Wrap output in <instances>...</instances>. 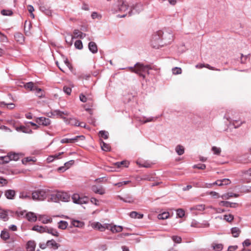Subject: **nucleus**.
<instances>
[{
    "label": "nucleus",
    "mask_w": 251,
    "mask_h": 251,
    "mask_svg": "<svg viewBox=\"0 0 251 251\" xmlns=\"http://www.w3.org/2000/svg\"><path fill=\"white\" fill-rule=\"evenodd\" d=\"M153 39L159 40L158 43L168 45L173 40V35L171 30L158 31L153 35Z\"/></svg>",
    "instance_id": "f257e3e1"
},
{
    "label": "nucleus",
    "mask_w": 251,
    "mask_h": 251,
    "mask_svg": "<svg viewBox=\"0 0 251 251\" xmlns=\"http://www.w3.org/2000/svg\"><path fill=\"white\" fill-rule=\"evenodd\" d=\"M131 72L135 73L139 75L143 78H145V73L149 74V70L152 69L149 65H144L141 63H137L134 67H129L128 68Z\"/></svg>",
    "instance_id": "f03ea898"
},
{
    "label": "nucleus",
    "mask_w": 251,
    "mask_h": 251,
    "mask_svg": "<svg viewBox=\"0 0 251 251\" xmlns=\"http://www.w3.org/2000/svg\"><path fill=\"white\" fill-rule=\"evenodd\" d=\"M50 190L48 189H38L32 193L31 198L35 201L44 200L49 195Z\"/></svg>",
    "instance_id": "7ed1b4c3"
},
{
    "label": "nucleus",
    "mask_w": 251,
    "mask_h": 251,
    "mask_svg": "<svg viewBox=\"0 0 251 251\" xmlns=\"http://www.w3.org/2000/svg\"><path fill=\"white\" fill-rule=\"evenodd\" d=\"M70 196L67 193L64 192H57L50 195V201L57 202L60 201H68L70 200Z\"/></svg>",
    "instance_id": "20e7f679"
},
{
    "label": "nucleus",
    "mask_w": 251,
    "mask_h": 251,
    "mask_svg": "<svg viewBox=\"0 0 251 251\" xmlns=\"http://www.w3.org/2000/svg\"><path fill=\"white\" fill-rule=\"evenodd\" d=\"M143 9V5L141 3H137L131 7L130 10L128 12L129 16L132 14H138Z\"/></svg>",
    "instance_id": "39448f33"
},
{
    "label": "nucleus",
    "mask_w": 251,
    "mask_h": 251,
    "mask_svg": "<svg viewBox=\"0 0 251 251\" xmlns=\"http://www.w3.org/2000/svg\"><path fill=\"white\" fill-rule=\"evenodd\" d=\"M35 121L38 125L44 126H48L50 124V119L43 117L37 118Z\"/></svg>",
    "instance_id": "423d86ee"
},
{
    "label": "nucleus",
    "mask_w": 251,
    "mask_h": 251,
    "mask_svg": "<svg viewBox=\"0 0 251 251\" xmlns=\"http://www.w3.org/2000/svg\"><path fill=\"white\" fill-rule=\"evenodd\" d=\"M78 138H81L82 139H84V136L81 135V136H75L74 138H64V139H62L60 142L62 144L74 143V142H76V141H77Z\"/></svg>",
    "instance_id": "0eeeda50"
},
{
    "label": "nucleus",
    "mask_w": 251,
    "mask_h": 251,
    "mask_svg": "<svg viewBox=\"0 0 251 251\" xmlns=\"http://www.w3.org/2000/svg\"><path fill=\"white\" fill-rule=\"evenodd\" d=\"M5 197L9 200H13L16 195V192L14 190H7L4 192Z\"/></svg>",
    "instance_id": "6e6552de"
},
{
    "label": "nucleus",
    "mask_w": 251,
    "mask_h": 251,
    "mask_svg": "<svg viewBox=\"0 0 251 251\" xmlns=\"http://www.w3.org/2000/svg\"><path fill=\"white\" fill-rule=\"evenodd\" d=\"M219 205L226 207L235 208L238 206V204L237 203L230 202L227 201H221L219 202Z\"/></svg>",
    "instance_id": "1a4fd4ad"
},
{
    "label": "nucleus",
    "mask_w": 251,
    "mask_h": 251,
    "mask_svg": "<svg viewBox=\"0 0 251 251\" xmlns=\"http://www.w3.org/2000/svg\"><path fill=\"white\" fill-rule=\"evenodd\" d=\"M47 245H48V247L52 248L53 250H56L60 247V245L57 243L53 239L48 240L47 241Z\"/></svg>",
    "instance_id": "9d476101"
},
{
    "label": "nucleus",
    "mask_w": 251,
    "mask_h": 251,
    "mask_svg": "<svg viewBox=\"0 0 251 251\" xmlns=\"http://www.w3.org/2000/svg\"><path fill=\"white\" fill-rule=\"evenodd\" d=\"M88 48L89 50L93 53H96L98 52V47L94 42H90L88 44Z\"/></svg>",
    "instance_id": "9b49d317"
},
{
    "label": "nucleus",
    "mask_w": 251,
    "mask_h": 251,
    "mask_svg": "<svg viewBox=\"0 0 251 251\" xmlns=\"http://www.w3.org/2000/svg\"><path fill=\"white\" fill-rule=\"evenodd\" d=\"M47 226H40L38 225L34 226L32 227V230L36 231L40 233L46 232Z\"/></svg>",
    "instance_id": "f8f14e48"
},
{
    "label": "nucleus",
    "mask_w": 251,
    "mask_h": 251,
    "mask_svg": "<svg viewBox=\"0 0 251 251\" xmlns=\"http://www.w3.org/2000/svg\"><path fill=\"white\" fill-rule=\"evenodd\" d=\"M52 115L53 116H57L61 118L65 119V117H64V115H67L68 113L65 111H61L59 110H55L53 111L51 113Z\"/></svg>",
    "instance_id": "ddd939ff"
},
{
    "label": "nucleus",
    "mask_w": 251,
    "mask_h": 251,
    "mask_svg": "<svg viewBox=\"0 0 251 251\" xmlns=\"http://www.w3.org/2000/svg\"><path fill=\"white\" fill-rule=\"evenodd\" d=\"M25 217L27 220L31 222H34L37 220V216L33 212H28L26 214Z\"/></svg>",
    "instance_id": "4468645a"
},
{
    "label": "nucleus",
    "mask_w": 251,
    "mask_h": 251,
    "mask_svg": "<svg viewBox=\"0 0 251 251\" xmlns=\"http://www.w3.org/2000/svg\"><path fill=\"white\" fill-rule=\"evenodd\" d=\"M92 190L94 193L100 195H103L105 193V190L102 187H99L94 185L92 186Z\"/></svg>",
    "instance_id": "2eb2a0df"
},
{
    "label": "nucleus",
    "mask_w": 251,
    "mask_h": 251,
    "mask_svg": "<svg viewBox=\"0 0 251 251\" xmlns=\"http://www.w3.org/2000/svg\"><path fill=\"white\" fill-rule=\"evenodd\" d=\"M14 38L17 42L20 44H23L25 40L23 34L20 32H17L15 34Z\"/></svg>",
    "instance_id": "dca6fc26"
},
{
    "label": "nucleus",
    "mask_w": 251,
    "mask_h": 251,
    "mask_svg": "<svg viewBox=\"0 0 251 251\" xmlns=\"http://www.w3.org/2000/svg\"><path fill=\"white\" fill-rule=\"evenodd\" d=\"M36 247V244L34 241H29L26 244L27 251H34Z\"/></svg>",
    "instance_id": "f3484780"
},
{
    "label": "nucleus",
    "mask_w": 251,
    "mask_h": 251,
    "mask_svg": "<svg viewBox=\"0 0 251 251\" xmlns=\"http://www.w3.org/2000/svg\"><path fill=\"white\" fill-rule=\"evenodd\" d=\"M211 247L214 251H221L223 249V245L220 243L213 242Z\"/></svg>",
    "instance_id": "a211bd4d"
},
{
    "label": "nucleus",
    "mask_w": 251,
    "mask_h": 251,
    "mask_svg": "<svg viewBox=\"0 0 251 251\" xmlns=\"http://www.w3.org/2000/svg\"><path fill=\"white\" fill-rule=\"evenodd\" d=\"M16 130L18 132H23L26 133H30L32 132V130L30 129L26 128L24 126H21L15 127Z\"/></svg>",
    "instance_id": "6ab92c4d"
},
{
    "label": "nucleus",
    "mask_w": 251,
    "mask_h": 251,
    "mask_svg": "<svg viewBox=\"0 0 251 251\" xmlns=\"http://www.w3.org/2000/svg\"><path fill=\"white\" fill-rule=\"evenodd\" d=\"M128 5L124 1H120L118 5L119 11L125 12L128 9Z\"/></svg>",
    "instance_id": "aec40b11"
},
{
    "label": "nucleus",
    "mask_w": 251,
    "mask_h": 251,
    "mask_svg": "<svg viewBox=\"0 0 251 251\" xmlns=\"http://www.w3.org/2000/svg\"><path fill=\"white\" fill-rule=\"evenodd\" d=\"M46 232H47L49 234H51L53 236H54L55 237H58L59 236V233L56 230V229H54L52 227H49L47 226L46 228Z\"/></svg>",
    "instance_id": "412c9836"
},
{
    "label": "nucleus",
    "mask_w": 251,
    "mask_h": 251,
    "mask_svg": "<svg viewBox=\"0 0 251 251\" xmlns=\"http://www.w3.org/2000/svg\"><path fill=\"white\" fill-rule=\"evenodd\" d=\"M73 33L75 36V38L83 39L86 36V34L85 33H83V32L79 31L78 29L74 30Z\"/></svg>",
    "instance_id": "4be33fe9"
},
{
    "label": "nucleus",
    "mask_w": 251,
    "mask_h": 251,
    "mask_svg": "<svg viewBox=\"0 0 251 251\" xmlns=\"http://www.w3.org/2000/svg\"><path fill=\"white\" fill-rule=\"evenodd\" d=\"M239 195L238 194H235L233 193H228L222 195L221 197L223 199L227 200L231 197L237 198L239 197Z\"/></svg>",
    "instance_id": "5701e85b"
},
{
    "label": "nucleus",
    "mask_w": 251,
    "mask_h": 251,
    "mask_svg": "<svg viewBox=\"0 0 251 251\" xmlns=\"http://www.w3.org/2000/svg\"><path fill=\"white\" fill-rule=\"evenodd\" d=\"M231 233L234 237H238L241 233V230L239 228L237 227H234L231 229Z\"/></svg>",
    "instance_id": "b1692460"
},
{
    "label": "nucleus",
    "mask_w": 251,
    "mask_h": 251,
    "mask_svg": "<svg viewBox=\"0 0 251 251\" xmlns=\"http://www.w3.org/2000/svg\"><path fill=\"white\" fill-rule=\"evenodd\" d=\"M19 198L22 199L30 200L31 198L29 193L26 192H22L20 193Z\"/></svg>",
    "instance_id": "393cba45"
},
{
    "label": "nucleus",
    "mask_w": 251,
    "mask_h": 251,
    "mask_svg": "<svg viewBox=\"0 0 251 251\" xmlns=\"http://www.w3.org/2000/svg\"><path fill=\"white\" fill-rule=\"evenodd\" d=\"M119 198L121 200L127 203H132L134 201V200L131 196L127 195L124 198L121 197L119 196Z\"/></svg>",
    "instance_id": "a878e982"
},
{
    "label": "nucleus",
    "mask_w": 251,
    "mask_h": 251,
    "mask_svg": "<svg viewBox=\"0 0 251 251\" xmlns=\"http://www.w3.org/2000/svg\"><path fill=\"white\" fill-rule=\"evenodd\" d=\"M100 146L101 149L105 151H108L110 150V145L105 143L102 140L100 141Z\"/></svg>",
    "instance_id": "bb28decb"
},
{
    "label": "nucleus",
    "mask_w": 251,
    "mask_h": 251,
    "mask_svg": "<svg viewBox=\"0 0 251 251\" xmlns=\"http://www.w3.org/2000/svg\"><path fill=\"white\" fill-rule=\"evenodd\" d=\"M205 209V205L203 204H198L195 205L193 207H190V209L191 211L192 210H198V211H202Z\"/></svg>",
    "instance_id": "cd10ccee"
},
{
    "label": "nucleus",
    "mask_w": 251,
    "mask_h": 251,
    "mask_svg": "<svg viewBox=\"0 0 251 251\" xmlns=\"http://www.w3.org/2000/svg\"><path fill=\"white\" fill-rule=\"evenodd\" d=\"M10 161L9 155L4 156H0V164H3L8 163Z\"/></svg>",
    "instance_id": "c85d7f7f"
},
{
    "label": "nucleus",
    "mask_w": 251,
    "mask_h": 251,
    "mask_svg": "<svg viewBox=\"0 0 251 251\" xmlns=\"http://www.w3.org/2000/svg\"><path fill=\"white\" fill-rule=\"evenodd\" d=\"M24 87L25 88H26L27 89H29L30 91H34L35 88L36 87V86L34 85V83L32 82H29L26 83L24 85Z\"/></svg>",
    "instance_id": "c756f323"
},
{
    "label": "nucleus",
    "mask_w": 251,
    "mask_h": 251,
    "mask_svg": "<svg viewBox=\"0 0 251 251\" xmlns=\"http://www.w3.org/2000/svg\"><path fill=\"white\" fill-rule=\"evenodd\" d=\"M71 224L73 226L77 227H82L84 225L83 222L75 220H73Z\"/></svg>",
    "instance_id": "7c9ffc66"
},
{
    "label": "nucleus",
    "mask_w": 251,
    "mask_h": 251,
    "mask_svg": "<svg viewBox=\"0 0 251 251\" xmlns=\"http://www.w3.org/2000/svg\"><path fill=\"white\" fill-rule=\"evenodd\" d=\"M175 150L177 154L179 155L183 154L184 152V148L183 146L180 145L176 146Z\"/></svg>",
    "instance_id": "2f4dec72"
},
{
    "label": "nucleus",
    "mask_w": 251,
    "mask_h": 251,
    "mask_svg": "<svg viewBox=\"0 0 251 251\" xmlns=\"http://www.w3.org/2000/svg\"><path fill=\"white\" fill-rule=\"evenodd\" d=\"M129 216L132 218H138V219H141L143 217V214H141L138 213V212L136 211H132L130 213Z\"/></svg>",
    "instance_id": "473e14b6"
},
{
    "label": "nucleus",
    "mask_w": 251,
    "mask_h": 251,
    "mask_svg": "<svg viewBox=\"0 0 251 251\" xmlns=\"http://www.w3.org/2000/svg\"><path fill=\"white\" fill-rule=\"evenodd\" d=\"M9 234L7 230H2L0 234V237L4 240H6L9 238Z\"/></svg>",
    "instance_id": "72a5a7b5"
},
{
    "label": "nucleus",
    "mask_w": 251,
    "mask_h": 251,
    "mask_svg": "<svg viewBox=\"0 0 251 251\" xmlns=\"http://www.w3.org/2000/svg\"><path fill=\"white\" fill-rule=\"evenodd\" d=\"M9 157H10V160H13L17 161L19 159L20 154L14 152H10L8 153Z\"/></svg>",
    "instance_id": "f704fd0d"
},
{
    "label": "nucleus",
    "mask_w": 251,
    "mask_h": 251,
    "mask_svg": "<svg viewBox=\"0 0 251 251\" xmlns=\"http://www.w3.org/2000/svg\"><path fill=\"white\" fill-rule=\"evenodd\" d=\"M68 224L66 221H60L58 223V227L60 229H65L68 226Z\"/></svg>",
    "instance_id": "c9c22d12"
},
{
    "label": "nucleus",
    "mask_w": 251,
    "mask_h": 251,
    "mask_svg": "<svg viewBox=\"0 0 251 251\" xmlns=\"http://www.w3.org/2000/svg\"><path fill=\"white\" fill-rule=\"evenodd\" d=\"M123 230V227L120 226H111V230L113 232H121Z\"/></svg>",
    "instance_id": "e433bc0d"
},
{
    "label": "nucleus",
    "mask_w": 251,
    "mask_h": 251,
    "mask_svg": "<svg viewBox=\"0 0 251 251\" xmlns=\"http://www.w3.org/2000/svg\"><path fill=\"white\" fill-rule=\"evenodd\" d=\"M93 226L101 231H104L105 229V226L99 222L95 223Z\"/></svg>",
    "instance_id": "4c0bfd02"
},
{
    "label": "nucleus",
    "mask_w": 251,
    "mask_h": 251,
    "mask_svg": "<svg viewBox=\"0 0 251 251\" xmlns=\"http://www.w3.org/2000/svg\"><path fill=\"white\" fill-rule=\"evenodd\" d=\"M227 120L229 121L230 123H232L233 126L235 128L239 127L243 123V122L238 120H233L231 121H229L228 119Z\"/></svg>",
    "instance_id": "58836bf2"
},
{
    "label": "nucleus",
    "mask_w": 251,
    "mask_h": 251,
    "mask_svg": "<svg viewBox=\"0 0 251 251\" xmlns=\"http://www.w3.org/2000/svg\"><path fill=\"white\" fill-rule=\"evenodd\" d=\"M99 135L100 137L103 138L105 139H107L108 138L109 133L106 131L100 130L99 132Z\"/></svg>",
    "instance_id": "ea45409f"
},
{
    "label": "nucleus",
    "mask_w": 251,
    "mask_h": 251,
    "mask_svg": "<svg viewBox=\"0 0 251 251\" xmlns=\"http://www.w3.org/2000/svg\"><path fill=\"white\" fill-rule=\"evenodd\" d=\"M75 47L76 49L81 50L83 48V44L81 40H76L75 43Z\"/></svg>",
    "instance_id": "a19ab883"
},
{
    "label": "nucleus",
    "mask_w": 251,
    "mask_h": 251,
    "mask_svg": "<svg viewBox=\"0 0 251 251\" xmlns=\"http://www.w3.org/2000/svg\"><path fill=\"white\" fill-rule=\"evenodd\" d=\"M89 198L87 197H80L78 202L79 204H86L88 202Z\"/></svg>",
    "instance_id": "79ce46f5"
},
{
    "label": "nucleus",
    "mask_w": 251,
    "mask_h": 251,
    "mask_svg": "<svg viewBox=\"0 0 251 251\" xmlns=\"http://www.w3.org/2000/svg\"><path fill=\"white\" fill-rule=\"evenodd\" d=\"M169 215L170 214L168 212H163V213L160 214L158 215V218L160 220L166 219L169 217Z\"/></svg>",
    "instance_id": "37998d69"
},
{
    "label": "nucleus",
    "mask_w": 251,
    "mask_h": 251,
    "mask_svg": "<svg viewBox=\"0 0 251 251\" xmlns=\"http://www.w3.org/2000/svg\"><path fill=\"white\" fill-rule=\"evenodd\" d=\"M80 196L77 194H74L73 195L72 197V199L74 203L78 204V202L79 201Z\"/></svg>",
    "instance_id": "c03bdc74"
},
{
    "label": "nucleus",
    "mask_w": 251,
    "mask_h": 251,
    "mask_svg": "<svg viewBox=\"0 0 251 251\" xmlns=\"http://www.w3.org/2000/svg\"><path fill=\"white\" fill-rule=\"evenodd\" d=\"M211 150L214 154L218 155H220L221 152V150L220 148H217L215 146L212 147Z\"/></svg>",
    "instance_id": "a18cd8bd"
},
{
    "label": "nucleus",
    "mask_w": 251,
    "mask_h": 251,
    "mask_svg": "<svg viewBox=\"0 0 251 251\" xmlns=\"http://www.w3.org/2000/svg\"><path fill=\"white\" fill-rule=\"evenodd\" d=\"M172 72L174 75H179L182 73V70L180 68L175 67L172 69Z\"/></svg>",
    "instance_id": "49530a36"
},
{
    "label": "nucleus",
    "mask_w": 251,
    "mask_h": 251,
    "mask_svg": "<svg viewBox=\"0 0 251 251\" xmlns=\"http://www.w3.org/2000/svg\"><path fill=\"white\" fill-rule=\"evenodd\" d=\"M176 215L179 218H182L185 215V211L182 209L176 210Z\"/></svg>",
    "instance_id": "de8ad7c7"
},
{
    "label": "nucleus",
    "mask_w": 251,
    "mask_h": 251,
    "mask_svg": "<svg viewBox=\"0 0 251 251\" xmlns=\"http://www.w3.org/2000/svg\"><path fill=\"white\" fill-rule=\"evenodd\" d=\"M157 117H150L146 118V119L145 121H142L140 120L139 121L142 122V123L145 124L148 122L155 121L157 119Z\"/></svg>",
    "instance_id": "09e8293b"
},
{
    "label": "nucleus",
    "mask_w": 251,
    "mask_h": 251,
    "mask_svg": "<svg viewBox=\"0 0 251 251\" xmlns=\"http://www.w3.org/2000/svg\"><path fill=\"white\" fill-rule=\"evenodd\" d=\"M1 14L4 16H11L13 14V12L11 10L3 9L1 11Z\"/></svg>",
    "instance_id": "8fccbe9b"
},
{
    "label": "nucleus",
    "mask_w": 251,
    "mask_h": 251,
    "mask_svg": "<svg viewBox=\"0 0 251 251\" xmlns=\"http://www.w3.org/2000/svg\"><path fill=\"white\" fill-rule=\"evenodd\" d=\"M39 220L41 221V222L43 224H48L51 223L52 222V219L51 218H46L43 217H40L39 218Z\"/></svg>",
    "instance_id": "3c124183"
},
{
    "label": "nucleus",
    "mask_w": 251,
    "mask_h": 251,
    "mask_svg": "<svg viewBox=\"0 0 251 251\" xmlns=\"http://www.w3.org/2000/svg\"><path fill=\"white\" fill-rule=\"evenodd\" d=\"M71 121H73V122H75L74 123V122H72L71 123L72 124H74L75 125V126H80L81 127H84L85 126V124L83 123H79L77 121H76L75 119H71Z\"/></svg>",
    "instance_id": "603ef678"
},
{
    "label": "nucleus",
    "mask_w": 251,
    "mask_h": 251,
    "mask_svg": "<svg viewBox=\"0 0 251 251\" xmlns=\"http://www.w3.org/2000/svg\"><path fill=\"white\" fill-rule=\"evenodd\" d=\"M172 239L173 241L176 243H180L182 241L181 238L177 236H173Z\"/></svg>",
    "instance_id": "864d4df0"
},
{
    "label": "nucleus",
    "mask_w": 251,
    "mask_h": 251,
    "mask_svg": "<svg viewBox=\"0 0 251 251\" xmlns=\"http://www.w3.org/2000/svg\"><path fill=\"white\" fill-rule=\"evenodd\" d=\"M193 168L200 170H204L206 168V165L204 164H199L197 165H194L193 166Z\"/></svg>",
    "instance_id": "5fc2aeb1"
},
{
    "label": "nucleus",
    "mask_w": 251,
    "mask_h": 251,
    "mask_svg": "<svg viewBox=\"0 0 251 251\" xmlns=\"http://www.w3.org/2000/svg\"><path fill=\"white\" fill-rule=\"evenodd\" d=\"M224 219L228 222H231L234 219V217L232 215L229 214L228 215H225L224 216Z\"/></svg>",
    "instance_id": "6e6d98bb"
},
{
    "label": "nucleus",
    "mask_w": 251,
    "mask_h": 251,
    "mask_svg": "<svg viewBox=\"0 0 251 251\" xmlns=\"http://www.w3.org/2000/svg\"><path fill=\"white\" fill-rule=\"evenodd\" d=\"M34 91H35L36 96H37L38 97H42L43 93L41 89L36 87Z\"/></svg>",
    "instance_id": "4d7b16f0"
},
{
    "label": "nucleus",
    "mask_w": 251,
    "mask_h": 251,
    "mask_svg": "<svg viewBox=\"0 0 251 251\" xmlns=\"http://www.w3.org/2000/svg\"><path fill=\"white\" fill-rule=\"evenodd\" d=\"M63 91L67 95H70L72 92V89L67 86H65L63 87Z\"/></svg>",
    "instance_id": "13d9d810"
},
{
    "label": "nucleus",
    "mask_w": 251,
    "mask_h": 251,
    "mask_svg": "<svg viewBox=\"0 0 251 251\" xmlns=\"http://www.w3.org/2000/svg\"><path fill=\"white\" fill-rule=\"evenodd\" d=\"M0 42H7V37L4 34L2 33L1 32H0Z\"/></svg>",
    "instance_id": "bf43d9fd"
},
{
    "label": "nucleus",
    "mask_w": 251,
    "mask_h": 251,
    "mask_svg": "<svg viewBox=\"0 0 251 251\" xmlns=\"http://www.w3.org/2000/svg\"><path fill=\"white\" fill-rule=\"evenodd\" d=\"M70 38H66V42L69 46H72L73 44V39H74V37L72 35H70Z\"/></svg>",
    "instance_id": "052dcab7"
},
{
    "label": "nucleus",
    "mask_w": 251,
    "mask_h": 251,
    "mask_svg": "<svg viewBox=\"0 0 251 251\" xmlns=\"http://www.w3.org/2000/svg\"><path fill=\"white\" fill-rule=\"evenodd\" d=\"M242 245L244 247H249L251 245V242L249 239H247L242 243Z\"/></svg>",
    "instance_id": "680f3d73"
},
{
    "label": "nucleus",
    "mask_w": 251,
    "mask_h": 251,
    "mask_svg": "<svg viewBox=\"0 0 251 251\" xmlns=\"http://www.w3.org/2000/svg\"><path fill=\"white\" fill-rule=\"evenodd\" d=\"M74 163V160H71L64 164V166L67 169L69 168Z\"/></svg>",
    "instance_id": "e2e57ef3"
},
{
    "label": "nucleus",
    "mask_w": 251,
    "mask_h": 251,
    "mask_svg": "<svg viewBox=\"0 0 251 251\" xmlns=\"http://www.w3.org/2000/svg\"><path fill=\"white\" fill-rule=\"evenodd\" d=\"M40 8L41 11L44 12L47 15H50L51 14L50 11L48 9H46L44 6H40Z\"/></svg>",
    "instance_id": "0e129e2a"
},
{
    "label": "nucleus",
    "mask_w": 251,
    "mask_h": 251,
    "mask_svg": "<svg viewBox=\"0 0 251 251\" xmlns=\"http://www.w3.org/2000/svg\"><path fill=\"white\" fill-rule=\"evenodd\" d=\"M7 183V181L6 179L0 177V186H3L5 185Z\"/></svg>",
    "instance_id": "69168bd1"
},
{
    "label": "nucleus",
    "mask_w": 251,
    "mask_h": 251,
    "mask_svg": "<svg viewBox=\"0 0 251 251\" xmlns=\"http://www.w3.org/2000/svg\"><path fill=\"white\" fill-rule=\"evenodd\" d=\"M79 99L80 101H81L83 102H86L87 101V98L85 95H84L82 94H81L79 96Z\"/></svg>",
    "instance_id": "338daca9"
},
{
    "label": "nucleus",
    "mask_w": 251,
    "mask_h": 251,
    "mask_svg": "<svg viewBox=\"0 0 251 251\" xmlns=\"http://www.w3.org/2000/svg\"><path fill=\"white\" fill-rule=\"evenodd\" d=\"M0 218L3 219L4 221H6L8 219L7 215L6 213H0Z\"/></svg>",
    "instance_id": "774afa93"
}]
</instances>
